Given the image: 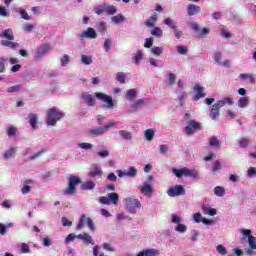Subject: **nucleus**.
<instances>
[{
	"label": "nucleus",
	"mask_w": 256,
	"mask_h": 256,
	"mask_svg": "<svg viewBox=\"0 0 256 256\" xmlns=\"http://www.w3.org/2000/svg\"><path fill=\"white\" fill-rule=\"evenodd\" d=\"M65 117V113L59 111L57 108L53 107L48 109L47 111V125H50L51 127H55L57 125V121H60Z\"/></svg>",
	"instance_id": "obj_1"
},
{
	"label": "nucleus",
	"mask_w": 256,
	"mask_h": 256,
	"mask_svg": "<svg viewBox=\"0 0 256 256\" xmlns=\"http://www.w3.org/2000/svg\"><path fill=\"white\" fill-rule=\"evenodd\" d=\"M172 173L178 179H183V177H190L191 179H197L199 177V172L195 169H189L187 167H183L181 169L173 168Z\"/></svg>",
	"instance_id": "obj_2"
},
{
	"label": "nucleus",
	"mask_w": 256,
	"mask_h": 256,
	"mask_svg": "<svg viewBox=\"0 0 256 256\" xmlns=\"http://www.w3.org/2000/svg\"><path fill=\"white\" fill-rule=\"evenodd\" d=\"M81 185V178L70 175L68 178L67 188L63 191L64 195H75L77 193V187Z\"/></svg>",
	"instance_id": "obj_3"
},
{
	"label": "nucleus",
	"mask_w": 256,
	"mask_h": 256,
	"mask_svg": "<svg viewBox=\"0 0 256 256\" xmlns=\"http://www.w3.org/2000/svg\"><path fill=\"white\" fill-rule=\"evenodd\" d=\"M126 203V209L128 212L135 214L137 213V209H141V202H139V199L137 198H125L124 199Z\"/></svg>",
	"instance_id": "obj_4"
},
{
	"label": "nucleus",
	"mask_w": 256,
	"mask_h": 256,
	"mask_svg": "<svg viewBox=\"0 0 256 256\" xmlns=\"http://www.w3.org/2000/svg\"><path fill=\"white\" fill-rule=\"evenodd\" d=\"M85 223H87L88 229H90V231H95V224L93 223V219L87 217V215L85 214H82L81 217L79 218V221L77 224L78 231H81V229L85 227Z\"/></svg>",
	"instance_id": "obj_5"
},
{
	"label": "nucleus",
	"mask_w": 256,
	"mask_h": 256,
	"mask_svg": "<svg viewBox=\"0 0 256 256\" xmlns=\"http://www.w3.org/2000/svg\"><path fill=\"white\" fill-rule=\"evenodd\" d=\"M95 97L98 98L99 101L106 103V109H113L115 107V101L113 100V97L101 92H96Z\"/></svg>",
	"instance_id": "obj_6"
},
{
	"label": "nucleus",
	"mask_w": 256,
	"mask_h": 256,
	"mask_svg": "<svg viewBox=\"0 0 256 256\" xmlns=\"http://www.w3.org/2000/svg\"><path fill=\"white\" fill-rule=\"evenodd\" d=\"M203 127L201 126V122H197L195 120H189L188 121V126L184 128V131L186 135L191 136L195 131H201Z\"/></svg>",
	"instance_id": "obj_7"
},
{
	"label": "nucleus",
	"mask_w": 256,
	"mask_h": 256,
	"mask_svg": "<svg viewBox=\"0 0 256 256\" xmlns=\"http://www.w3.org/2000/svg\"><path fill=\"white\" fill-rule=\"evenodd\" d=\"M50 52H51V44L44 43L38 47L34 55V58L37 60L42 59L44 55H47V53H50Z\"/></svg>",
	"instance_id": "obj_8"
},
{
	"label": "nucleus",
	"mask_w": 256,
	"mask_h": 256,
	"mask_svg": "<svg viewBox=\"0 0 256 256\" xmlns=\"http://www.w3.org/2000/svg\"><path fill=\"white\" fill-rule=\"evenodd\" d=\"M167 195H169V197H179L181 195H185V188L183 185L170 187L167 191Z\"/></svg>",
	"instance_id": "obj_9"
},
{
	"label": "nucleus",
	"mask_w": 256,
	"mask_h": 256,
	"mask_svg": "<svg viewBox=\"0 0 256 256\" xmlns=\"http://www.w3.org/2000/svg\"><path fill=\"white\" fill-rule=\"evenodd\" d=\"M118 177H137V169L135 167L130 166L128 171L117 170Z\"/></svg>",
	"instance_id": "obj_10"
},
{
	"label": "nucleus",
	"mask_w": 256,
	"mask_h": 256,
	"mask_svg": "<svg viewBox=\"0 0 256 256\" xmlns=\"http://www.w3.org/2000/svg\"><path fill=\"white\" fill-rule=\"evenodd\" d=\"M81 99H83L84 103H86L88 107H95V97L88 92H83L81 94Z\"/></svg>",
	"instance_id": "obj_11"
},
{
	"label": "nucleus",
	"mask_w": 256,
	"mask_h": 256,
	"mask_svg": "<svg viewBox=\"0 0 256 256\" xmlns=\"http://www.w3.org/2000/svg\"><path fill=\"white\" fill-rule=\"evenodd\" d=\"M79 37L80 39H97V32H95V29L89 27L86 31L82 32Z\"/></svg>",
	"instance_id": "obj_12"
},
{
	"label": "nucleus",
	"mask_w": 256,
	"mask_h": 256,
	"mask_svg": "<svg viewBox=\"0 0 256 256\" xmlns=\"http://www.w3.org/2000/svg\"><path fill=\"white\" fill-rule=\"evenodd\" d=\"M194 91H196V94L193 101H199V99H203L205 97V93L203 92V87L201 85L195 84Z\"/></svg>",
	"instance_id": "obj_13"
},
{
	"label": "nucleus",
	"mask_w": 256,
	"mask_h": 256,
	"mask_svg": "<svg viewBox=\"0 0 256 256\" xmlns=\"http://www.w3.org/2000/svg\"><path fill=\"white\" fill-rule=\"evenodd\" d=\"M140 191L146 197H151V195H153V191H155V188L151 186V184H145L140 188Z\"/></svg>",
	"instance_id": "obj_14"
},
{
	"label": "nucleus",
	"mask_w": 256,
	"mask_h": 256,
	"mask_svg": "<svg viewBox=\"0 0 256 256\" xmlns=\"http://www.w3.org/2000/svg\"><path fill=\"white\" fill-rule=\"evenodd\" d=\"M1 39H7L8 41H14L15 36L13 35V29L7 28L0 34Z\"/></svg>",
	"instance_id": "obj_15"
},
{
	"label": "nucleus",
	"mask_w": 256,
	"mask_h": 256,
	"mask_svg": "<svg viewBox=\"0 0 256 256\" xmlns=\"http://www.w3.org/2000/svg\"><path fill=\"white\" fill-rule=\"evenodd\" d=\"M29 121L28 123H30V126L32 127V129H39V119L37 118V114H29L28 116Z\"/></svg>",
	"instance_id": "obj_16"
},
{
	"label": "nucleus",
	"mask_w": 256,
	"mask_h": 256,
	"mask_svg": "<svg viewBox=\"0 0 256 256\" xmlns=\"http://www.w3.org/2000/svg\"><path fill=\"white\" fill-rule=\"evenodd\" d=\"M77 239H81L87 245L89 244L95 245V241H93V237H91V235H89L88 233L78 234Z\"/></svg>",
	"instance_id": "obj_17"
},
{
	"label": "nucleus",
	"mask_w": 256,
	"mask_h": 256,
	"mask_svg": "<svg viewBox=\"0 0 256 256\" xmlns=\"http://www.w3.org/2000/svg\"><path fill=\"white\" fill-rule=\"evenodd\" d=\"M187 13L189 17H193V15H197L198 13H201V7L195 4H190L187 7Z\"/></svg>",
	"instance_id": "obj_18"
},
{
	"label": "nucleus",
	"mask_w": 256,
	"mask_h": 256,
	"mask_svg": "<svg viewBox=\"0 0 256 256\" xmlns=\"http://www.w3.org/2000/svg\"><path fill=\"white\" fill-rule=\"evenodd\" d=\"M215 104L221 109V107H225V105H233V98L225 97L222 100H218Z\"/></svg>",
	"instance_id": "obj_19"
},
{
	"label": "nucleus",
	"mask_w": 256,
	"mask_h": 256,
	"mask_svg": "<svg viewBox=\"0 0 256 256\" xmlns=\"http://www.w3.org/2000/svg\"><path fill=\"white\" fill-rule=\"evenodd\" d=\"M89 177L95 178V177H101L103 175V170L99 168V166H94L92 170L88 173Z\"/></svg>",
	"instance_id": "obj_20"
},
{
	"label": "nucleus",
	"mask_w": 256,
	"mask_h": 256,
	"mask_svg": "<svg viewBox=\"0 0 256 256\" xmlns=\"http://www.w3.org/2000/svg\"><path fill=\"white\" fill-rule=\"evenodd\" d=\"M95 189V182L87 181L80 186L81 191H93Z\"/></svg>",
	"instance_id": "obj_21"
},
{
	"label": "nucleus",
	"mask_w": 256,
	"mask_h": 256,
	"mask_svg": "<svg viewBox=\"0 0 256 256\" xmlns=\"http://www.w3.org/2000/svg\"><path fill=\"white\" fill-rule=\"evenodd\" d=\"M221 110V108H219L218 105L214 104L210 110V117L215 120V119H219V111Z\"/></svg>",
	"instance_id": "obj_22"
},
{
	"label": "nucleus",
	"mask_w": 256,
	"mask_h": 256,
	"mask_svg": "<svg viewBox=\"0 0 256 256\" xmlns=\"http://www.w3.org/2000/svg\"><path fill=\"white\" fill-rule=\"evenodd\" d=\"M145 106V100L138 99L135 103L131 104L130 109L132 113H135L139 107Z\"/></svg>",
	"instance_id": "obj_23"
},
{
	"label": "nucleus",
	"mask_w": 256,
	"mask_h": 256,
	"mask_svg": "<svg viewBox=\"0 0 256 256\" xmlns=\"http://www.w3.org/2000/svg\"><path fill=\"white\" fill-rule=\"evenodd\" d=\"M108 201L109 203H113V205H117L119 203V194L115 192L108 193Z\"/></svg>",
	"instance_id": "obj_24"
},
{
	"label": "nucleus",
	"mask_w": 256,
	"mask_h": 256,
	"mask_svg": "<svg viewBox=\"0 0 256 256\" xmlns=\"http://www.w3.org/2000/svg\"><path fill=\"white\" fill-rule=\"evenodd\" d=\"M31 183H33V180L24 181V186L21 189V192L23 193V195H27V193L31 191V186H29V184Z\"/></svg>",
	"instance_id": "obj_25"
},
{
	"label": "nucleus",
	"mask_w": 256,
	"mask_h": 256,
	"mask_svg": "<svg viewBox=\"0 0 256 256\" xmlns=\"http://www.w3.org/2000/svg\"><path fill=\"white\" fill-rule=\"evenodd\" d=\"M247 105H249V98L247 97H242L238 100V106L241 109H245V107H247Z\"/></svg>",
	"instance_id": "obj_26"
},
{
	"label": "nucleus",
	"mask_w": 256,
	"mask_h": 256,
	"mask_svg": "<svg viewBox=\"0 0 256 256\" xmlns=\"http://www.w3.org/2000/svg\"><path fill=\"white\" fill-rule=\"evenodd\" d=\"M214 195H216L217 197H223L225 195V188L221 186H216L214 188Z\"/></svg>",
	"instance_id": "obj_27"
},
{
	"label": "nucleus",
	"mask_w": 256,
	"mask_h": 256,
	"mask_svg": "<svg viewBox=\"0 0 256 256\" xmlns=\"http://www.w3.org/2000/svg\"><path fill=\"white\" fill-rule=\"evenodd\" d=\"M153 137H155V130L147 129L145 131V138L147 141H153Z\"/></svg>",
	"instance_id": "obj_28"
},
{
	"label": "nucleus",
	"mask_w": 256,
	"mask_h": 256,
	"mask_svg": "<svg viewBox=\"0 0 256 256\" xmlns=\"http://www.w3.org/2000/svg\"><path fill=\"white\" fill-rule=\"evenodd\" d=\"M141 59H143V52L141 50H138L133 57V61L134 63H136V65H139V62L141 61Z\"/></svg>",
	"instance_id": "obj_29"
},
{
	"label": "nucleus",
	"mask_w": 256,
	"mask_h": 256,
	"mask_svg": "<svg viewBox=\"0 0 256 256\" xmlns=\"http://www.w3.org/2000/svg\"><path fill=\"white\" fill-rule=\"evenodd\" d=\"M90 135H103V133H105V130L103 127H98L95 129H91L89 130Z\"/></svg>",
	"instance_id": "obj_30"
},
{
	"label": "nucleus",
	"mask_w": 256,
	"mask_h": 256,
	"mask_svg": "<svg viewBox=\"0 0 256 256\" xmlns=\"http://www.w3.org/2000/svg\"><path fill=\"white\" fill-rule=\"evenodd\" d=\"M119 135H121V137H123V139H125L126 141H129L132 139L131 133L127 130H120Z\"/></svg>",
	"instance_id": "obj_31"
},
{
	"label": "nucleus",
	"mask_w": 256,
	"mask_h": 256,
	"mask_svg": "<svg viewBox=\"0 0 256 256\" xmlns=\"http://www.w3.org/2000/svg\"><path fill=\"white\" fill-rule=\"evenodd\" d=\"M16 151L17 150L14 147L10 148L4 153V159H10V157H14Z\"/></svg>",
	"instance_id": "obj_32"
},
{
	"label": "nucleus",
	"mask_w": 256,
	"mask_h": 256,
	"mask_svg": "<svg viewBox=\"0 0 256 256\" xmlns=\"http://www.w3.org/2000/svg\"><path fill=\"white\" fill-rule=\"evenodd\" d=\"M151 35L154 37H163V30L159 27H154L151 31Z\"/></svg>",
	"instance_id": "obj_33"
},
{
	"label": "nucleus",
	"mask_w": 256,
	"mask_h": 256,
	"mask_svg": "<svg viewBox=\"0 0 256 256\" xmlns=\"http://www.w3.org/2000/svg\"><path fill=\"white\" fill-rule=\"evenodd\" d=\"M156 21H157V15L151 16L148 19V21H146L145 25L146 27H154Z\"/></svg>",
	"instance_id": "obj_34"
},
{
	"label": "nucleus",
	"mask_w": 256,
	"mask_h": 256,
	"mask_svg": "<svg viewBox=\"0 0 256 256\" xmlns=\"http://www.w3.org/2000/svg\"><path fill=\"white\" fill-rule=\"evenodd\" d=\"M112 21L113 23H116V25H118V23H123V21H125V16L118 14L112 17Z\"/></svg>",
	"instance_id": "obj_35"
},
{
	"label": "nucleus",
	"mask_w": 256,
	"mask_h": 256,
	"mask_svg": "<svg viewBox=\"0 0 256 256\" xmlns=\"http://www.w3.org/2000/svg\"><path fill=\"white\" fill-rule=\"evenodd\" d=\"M164 23H165L168 27H170V29H173V31H174V29L177 28V25L175 24V22H174L172 19H170V18L164 19Z\"/></svg>",
	"instance_id": "obj_36"
},
{
	"label": "nucleus",
	"mask_w": 256,
	"mask_h": 256,
	"mask_svg": "<svg viewBox=\"0 0 256 256\" xmlns=\"http://www.w3.org/2000/svg\"><path fill=\"white\" fill-rule=\"evenodd\" d=\"M104 11L107 13V15H115V13H117V7L107 6Z\"/></svg>",
	"instance_id": "obj_37"
},
{
	"label": "nucleus",
	"mask_w": 256,
	"mask_h": 256,
	"mask_svg": "<svg viewBox=\"0 0 256 256\" xmlns=\"http://www.w3.org/2000/svg\"><path fill=\"white\" fill-rule=\"evenodd\" d=\"M209 145H210V147H220L221 144L219 142V139H217V137L213 136L212 138H210Z\"/></svg>",
	"instance_id": "obj_38"
},
{
	"label": "nucleus",
	"mask_w": 256,
	"mask_h": 256,
	"mask_svg": "<svg viewBox=\"0 0 256 256\" xmlns=\"http://www.w3.org/2000/svg\"><path fill=\"white\" fill-rule=\"evenodd\" d=\"M43 153H47V150H40L38 153L28 157V160L35 161V159H39V157H41V155H43Z\"/></svg>",
	"instance_id": "obj_39"
},
{
	"label": "nucleus",
	"mask_w": 256,
	"mask_h": 256,
	"mask_svg": "<svg viewBox=\"0 0 256 256\" xmlns=\"http://www.w3.org/2000/svg\"><path fill=\"white\" fill-rule=\"evenodd\" d=\"M136 95H137V91H135V89H130L126 92V98L130 100L135 99Z\"/></svg>",
	"instance_id": "obj_40"
},
{
	"label": "nucleus",
	"mask_w": 256,
	"mask_h": 256,
	"mask_svg": "<svg viewBox=\"0 0 256 256\" xmlns=\"http://www.w3.org/2000/svg\"><path fill=\"white\" fill-rule=\"evenodd\" d=\"M19 14L25 21H31V16H29V13H27L24 9H20Z\"/></svg>",
	"instance_id": "obj_41"
},
{
	"label": "nucleus",
	"mask_w": 256,
	"mask_h": 256,
	"mask_svg": "<svg viewBox=\"0 0 256 256\" xmlns=\"http://www.w3.org/2000/svg\"><path fill=\"white\" fill-rule=\"evenodd\" d=\"M248 245L251 247V249H256V237L255 236H250L248 238Z\"/></svg>",
	"instance_id": "obj_42"
},
{
	"label": "nucleus",
	"mask_w": 256,
	"mask_h": 256,
	"mask_svg": "<svg viewBox=\"0 0 256 256\" xmlns=\"http://www.w3.org/2000/svg\"><path fill=\"white\" fill-rule=\"evenodd\" d=\"M151 53H152L153 55H157V56L162 55V54H163V48L154 46V47L151 49Z\"/></svg>",
	"instance_id": "obj_43"
},
{
	"label": "nucleus",
	"mask_w": 256,
	"mask_h": 256,
	"mask_svg": "<svg viewBox=\"0 0 256 256\" xmlns=\"http://www.w3.org/2000/svg\"><path fill=\"white\" fill-rule=\"evenodd\" d=\"M21 91V85H15L7 88V93H17Z\"/></svg>",
	"instance_id": "obj_44"
},
{
	"label": "nucleus",
	"mask_w": 256,
	"mask_h": 256,
	"mask_svg": "<svg viewBox=\"0 0 256 256\" xmlns=\"http://www.w3.org/2000/svg\"><path fill=\"white\" fill-rule=\"evenodd\" d=\"M81 61L82 63H84V65H91V63H93V59H91V57L82 55L81 56Z\"/></svg>",
	"instance_id": "obj_45"
},
{
	"label": "nucleus",
	"mask_w": 256,
	"mask_h": 256,
	"mask_svg": "<svg viewBox=\"0 0 256 256\" xmlns=\"http://www.w3.org/2000/svg\"><path fill=\"white\" fill-rule=\"evenodd\" d=\"M240 79H249V83H255V78L251 74H240Z\"/></svg>",
	"instance_id": "obj_46"
},
{
	"label": "nucleus",
	"mask_w": 256,
	"mask_h": 256,
	"mask_svg": "<svg viewBox=\"0 0 256 256\" xmlns=\"http://www.w3.org/2000/svg\"><path fill=\"white\" fill-rule=\"evenodd\" d=\"M17 133V128H15L14 126H10L7 129V136L8 137H13L14 135H16Z\"/></svg>",
	"instance_id": "obj_47"
},
{
	"label": "nucleus",
	"mask_w": 256,
	"mask_h": 256,
	"mask_svg": "<svg viewBox=\"0 0 256 256\" xmlns=\"http://www.w3.org/2000/svg\"><path fill=\"white\" fill-rule=\"evenodd\" d=\"M175 231H177L178 233H185V231H187V226H185L184 224L178 223Z\"/></svg>",
	"instance_id": "obj_48"
},
{
	"label": "nucleus",
	"mask_w": 256,
	"mask_h": 256,
	"mask_svg": "<svg viewBox=\"0 0 256 256\" xmlns=\"http://www.w3.org/2000/svg\"><path fill=\"white\" fill-rule=\"evenodd\" d=\"M168 80H169V85H175V81L177 80V76L174 73H169L168 74Z\"/></svg>",
	"instance_id": "obj_49"
},
{
	"label": "nucleus",
	"mask_w": 256,
	"mask_h": 256,
	"mask_svg": "<svg viewBox=\"0 0 256 256\" xmlns=\"http://www.w3.org/2000/svg\"><path fill=\"white\" fill-rule=\"evenodd\" d=\"M116 123L115 120H110L105 126H103L102 128H104V132L105 131H109V129H112V127H115Z\"/></svg>",
	"instance_id": "obj_50"
},
{
	"label": "nucleus",
	"mask_w": 256,
	"mask_h": 256,
	"mask_svg": "<svg viewBox=\"0 0 256 256\" xmlns=\"http://www.w3.org/2000/svg\"><path fill=\"white\" fill-rule=\"evenodd\" d=\"M216 250L218 251V253H220V255H227V248H225V246L223 245H218L216 247Z\"/></svg>",
	"instance_id": "obj_51"
},
{
	"label": "nucleus",
	"mask_w": 256,
	"mask_h": 256,
	"mask_svg": "<svg viewBox=\"0 0 256 256\" xmlns=\"http://www.w3.org/2000/svg\"><path fill=\"white\" fill-rule=\"evenodd\" d=\"M144 47L146 49H151V47H153V38H146L145 43H144Z\"/></svg>",
	"instance_id": "obj_52"
},
{
	"label": "nucleus",
	"mask_w": 256,
	"mask_h": 256,
	"mask_svg": "<svg viewBox=\"0 0 256 256\" xmlns=\"http://www.w3.org/2000/svg\"><path fill=\"white\" fill-rule=\"evenodd\" d=\"M223 58V54L221 52H216L214 54V61L220 65L221 59Z\"/></svg>",
	"instance_id": "obj_53"
},
{
	"label": "nucleus",
	"mask_w": 256,
	"mask_h": 256,
	"mask_svg": "<svg viewBox=\"0 0 256 256\" xmlns=\"http://www.w3.org/2000/svg\"><path fill=\"white\" fill-rule=\"evenodd\" d=\"M104 49L106 53H108V51L111 49V40L109 38H106L104 41Z\"/></svg>",
	"instance_id": "obj_54"
},
{
	"label": "nucleus",
	"mask_w": 256,
	"mask_h": 256,
	"mask_svg": "<svg viewBox=\"0 0 256 256\" xmlns=\"http://www.w3.org/2000/svg\"><path fill=\"white\" fill-rule=\"evenodd\" d=\"M249 145V139L248 138H242L239 142V146L245 149Z\"/></svg>",
	"instance_id": "obj_55"
},
{
	"label": "nucleus",
	"mask_w": 256,
	"mask_h": 256,
	"mask_svg": "<svg viewBox=\"0 0 256 256\" xmlns=\"http://www.w3.org/2000/svg\"><path fill=\"white\" fill-rule=\"evenodd\" d=\"M219 169H221V162H219V160H216L213 163L212 171H213V173H215L216 171H219Z\"/></svg>",
	"instance_id": "obj_56"
},
{
	"label": "nucleus",
	"mask_w": 256,
	"mask_h": 256,
	"mask_svg": "<svg viewBox=\"0 0 256 256\" xmlns=\"http://www.w3.org/2000/svg\"><path fill=\"white\" fill-rule=\"evenodd\" d=\"M79 147L81 149L89 150V149H93V144L83 142L79 144Z\"/></svg>",
	"instance_id": "obj_57"
},
{
	"label": "nucleus",
	"mask_w": 256,
	"mask_h": 256,
	"mask_svg": "<svg viewBox=\"0 0 256 256\" xmlns=\"http://www.w3.org/2000/svg\"><path fill=\"white\" fill-rule=\"evenodd\" d=\"M177 51L180 55H187V47L177 46Z\"/></svg>",
	"instance_id": "obj_58"
},
{
	"label": "nucleus",
	"mask_w": 256,
	"mask_h": 256,
	"mask_svg": "<svg viewBox=\"0 0 256 256\" xmlns=\"http://www.w3.org/2000/svg\"><path fill=\"white\" fill-rule=\"evenodd\" d=\"M98 157H101L102 159H105V157H109V151L108 150H102L97 152Z\"/></svg>",
	"instance_id": "obj_59"
},
{
	"label": "nucleus",
	"mask_w": 256,
	"mask_h": 256,
	"mask_svg": "<svg viewBox=\"0 0 256 256\" xmlns=\"http://www.w3.org/2000/svg\"><path fill=\"white\" fill-rule=\"evenodd\" d=\"M21 251L23 253H31V249L29 248V246L27 245V243H22L21 244Z\"/></svg>",
	"instance_id": "obj_60"
},
{
	"label": "nucleus",
	"mask_w": 256,
	"mask_h": 256,
	"mask_svg": "<svg viewBox=\"0 0 256 256\" xmlns=\"http://www.w3.org/2000/svg\"><path fill=\"white\" fill-rule=\"evenodd\" d=\"M68 63H69V55L65 54L61 58V65H62V67H65Z\"/></svg>",
	"instance_id": "obj_61"
},
{
	"label": "nucleus",
	"mask_w": 256,
	"mask_h": 256,
	"mask_svg": "<svg viewBox=\"0 0 256 256\" xmlns=\"http://www.w3.org/2000/svg\"><path fill=\"white\" fill-rule=\"evenodd\" d=\"M0 17H9V13L7 12V8L0 6Z\"/></svg>",
	"instance_id": "obj_62"
},
{
	"label": "nucleus",
	"mask_w": 256,
	"mask_h": 256,
	"mask_svg": "<svg viewBox=\"0 0 256 256\" xmlns=\"http://www.w3.org/2000/svg\"><path fill=\"white\" fill-rule=\"evenodd\" d=\"M202 220H203V216L201 215V213H195L194 214L195 223H201Z\"/></svg>",
	"instance_id": "obj_63"
},
{
	"label": "nucleus",
	"mask_w": 256,
	"mask_h": 256,
	"mask_svg": "<svg viewBox=\"0 0 256 256\" xmlns=\"http://www.w3.org/2000/svg\"><path fill=\"white\" fill-rule=\"evenodd\" d=\"M117 81H118V83H125V75H123V73H118Z\"/></svg>",
	"instance_id": "obj_64"
}]
</instances>
